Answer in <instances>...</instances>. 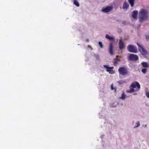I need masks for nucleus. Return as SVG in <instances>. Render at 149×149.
<instances>
[{
	"label": "nucleus",
	"mask_w": 149,
	"mask_h": 149,
	"mask_svg": "<svg viewBox=\"0 0 149 149\" xmlns=\"http://www.w3.org/2000/svg\"><path fill=\"white\" fill-rule=\"evenodd\" d=\"M135 0H128V1L131 7L134 6V3Z\"/></svg>",
	"instance_id": "nucleus-17"
},
{
	"label": "nucleus",
	"mask_w": 149,
	"mask_h": 149,
	"mask_svg": "<svg viewBox=\"0 0 149 149\" xmlns=\"http://www.w3.org/2000/svg\"><path fill=\"white\" fill-rule=\"evenodd\" d=\"M105 38L110 40H112L113 41H115L114 38L113 36H109L108 35L106 34L105 36Z\"/></svg>",
	"instance_id": "nucleus-12"
},
{
	"label": "nucleus",
	"mask_w": 149,
	"mask_h": 149,
	"mask_svg": "<svg viewBox=\"0 0 149 149\" xmlns=\"http://www.w3.org/2000/svg\"><path fill=\"white\" fill-rule=\"evenodd\" d=\"M88 47H89V48H90L91 50H92V48L91 47V46L90 45H88Z\"/></svg>",
	"instance_id": "nucleus-29"
},
{
	"label": "nucleus",
	"mask_w": 149,
	"mask_h": 149,
	"mask_svg": "<svg viewBox=\"0 0 149 149\" xmlns=\"http://www.w3.org/2000/svg\"><path fill=\"white\" fill-rule=\"evenodd\" d=\"M129 59L131 61H136L138 59L137 55L133 54H130L129 57Z\"/></svg>",
	"instance_id": "nucleus-8"
},
{
	"label": "nucleus",
	"mask_w": 149,
	"mask_h": 149,
	"mask_svg": "<svg viewBox=\"0 0 149 149\" xmlns=\"http://www.w3.org/2000/svg\"><path fill=\"white\" fill-rule=\"evenodd\" d=\"M114 48V45L113 43L112 42L110 43L109 46V52L110 55H113L114 53L113 52V49Z\"/></svg>",
	"instance_id": "nucleus-7"
},
{
	"label": "nucleus",
	"mask_w": 149,
	"mask_h": 149,
	"mask_svg": "<svg viewBox=\"0 0 149 149\" xmlns=\"http://www.w3.org/2000/svg\"><path fill=\"white\" fill-rule=\"evenodd\" d=\"M113 84H112L111 85V90H114V89L113 86Z\"/></svg>",
	"instance_id": "nucleus-26"
},
{
	"label": "nucleus",
	"mask_w": 149,
	"mask_h": 149,
	"mask_svg": "<svg viewBox=\"0 0 149 149\" xmlns=\"http://www.w3.org/2000/svg\"><path fill=\"white\" fill-rule=\"evenodd\" d=\"M104 67L106 68L107 70L106 71L107 72H108L109 73H110V72L112 71V70L113 68V67H109L107 65H104Z\"/></svg>",
	"instance_id": "nucleus-10"
},
{
	"label": "nucleus",
	"mask_w": 149,
	"mask_h": 149,
	"mask_svg": "<svg viewBox=\"0 0 149 149\" xmlns=\"http://www.w3.org/2000/svg\"><path fill=\"white\" fill-rule=\"evenodd\" d=\"M129 6L128 4L125 2L123 4L122 8L124 9L127 10Z\"/></svg>",
	"instance_id": "nucleus-13"
},
{
	"label": "nucleus",
	"mask_w": 149,
	"mask_h": 149,
	"mask_svg": "<svg viewBox=\"0 0 149 149\" xmlns=\"http://www.w3.org/2000/svg\"><path fill=\"white\" fill-rule=\"evenodd\" d=\"M139 21L140 22H143L148 17V11L146 9H141L139 14Z\"/></svg>",
	"instance_id": "nucleus-1"
},
{
	"label": "nucleus",
	"mask_w": 149,
	"mask_h": 149,
	"mask_svg": "<svg viewBox=\"0 0 149 149\" xmlns=\"http://www.w3.org/2000/svg\"><path fill=\"white\" fill-rule=\"evenodd\" d=\"M118 72L120 74L123 75H127L128 73L127 68L125 67L120 68L118 69Z\"/></svg>",
	"instance_id": "nucleus-4"
},
{
	"label": "nucleus",
	"mask_w": 149,
	"mask_h": 149,
	"mask_svg": "<svg viewBox=\"0 0 149 149\" xmlns=\"http://www.w3.org/2000/svg\"><path fill=\"white\" fill-rule=\"evenodd\" d=\"M146 95L147 97L149 98V92L146 91Z\"/></svg>",
	"instance_id": "nucleus-24"
},
{
	"label": "nucleus",
	"mask_w": 149,
	"mask_h": 149,
	"mask_svg": "<svg viewBox=\"0 0 149 149\" xmlns=\"http://www.w3.org/2000/svg\"><path fill=\"white\" fill-rule=\"evenodd\" d=\"M136 93L134 94V95H136Z\"/></svg>",
	"instance_id": "nucleus-32"
},
{
	"label": "nucleus",
	"mask_w": 149,
	"mask_h": 149,
	"mask_svg": "<svg viewBox=\"0 0 149 149\" xmlns=\"http://www.w3.org/2000/svg\"><path fill=\"white\" fill-rule=\"evenodd\" d=\"M146 38L147 39H148V38H149V37L148 36H146Z\"/></svg>",
	"instance_id": "nucleus-30"
},
{
	"label": "nucleus",
	"mask_w": 149,
	"mask_h": 149,
	"mask_svg": "<svg viewBox=\"0 0 149 149\" xmlns=\"http://www.w3.org/2000/svg\"><path fill=\"white\" fill-rule=\"evenodd\" d=\"M141 64L142 66L145 68L148 67V63L146 62H143L141 63Z\"/></svg>",
	"instance_id": "nucleus-15"
},
{
	"label": "nucleus",
	"mask_w": 149,
	"mask_h": 149,
	"mask_svg": "<svg viewBox=\"0 0 149 149\" xmlns=\"http://www.w3.org/2000/svg\"><path fill=\"white\" fill-rule=\"evenodd\" d=\"M118 45L120 50L123 49L125 47V44L121 38L119 39Z\"/></svg>",
	"instance_id": "nucleus-9"
},
{
	"label": "nucleus",
	"mask_w": 149,
	"mask_h": 149,
	"mask_svg": "<svg viewBox=\"0 0 149 149\" xmlns=\"http://www.w3.org/2000/svg\"><path fill=\"white\" fill-rule=\"evenodd\" d=\"M147 70V69L146 68H144L141 70L142 72L144 74H145Z\"/></svg>",
	"instance_id": "nucleus-21"
},
{
	"label": "nucleus",
	"mask_w": 149,
	"mask_h": 149,
	"mask_svg": "<svg viewBox=\"0 0 149 149\" xmlns=\"http://www.w3.org/2000/svg\"><path fill=\"white\" fill-rule=\"evenodd\" d=\"M117 82L120 85L123 84L125 82V81L124 80H121L118 81Z\"/></svg>",
	"instance_id": "nucleus-18"
},
{
	"label": "nucleus",
	"mask_w": 149,
	"mask_h": 149,
	"mask_svg": "<svg viewBox=\"0 0 149 149\" xmlns=\"http://www.w3.org/2000/svg\"><path fill=\"white\" fill-rule=\"evenodd\" d=\"M74 4L77 7L79 6V3L76 0H74Z\"/></svg>",
	"instance_id": "nucleus-19"
},
{
	"label": "nucleus",
	"mask_w": 149,
	"mask_h": 149,
	"mask_svg": "<svg viewBox=\"0 0 149 149\" xmlns=\"http://www.w3.org/2000/svg\"><path fill=\"white\" fill-rule=\"evenodd\" d=\"M86 41H87V42H89V39H87L86 40Z\"/></svg>",
	"instance_id": "nucleus-31"
},
{
	"label": "nucleus",
	"mask_w": 149,
	"mask_h": 149,
	"mask_svg": "<svg viewBox=\"0 0 149 149\" xmlns=\"http://www.w3.org/2000/svg\"><path fill=\"white\" fill-rule=\"evenodd\" d=\"M138 13L137 10H134L133 11L132 15V17L134 19H136L137 17V16Z\"/></svg>",
	"instance_id": "nucleus-11"
},
{
	"label": "nucleus",
	"mask_w": 149,
	"mask_h": 149,
	"mask_svg": "<svg viewBox=\"0 0 149 149\" xmlns=\"http://www.w3.org/2000/svg\"><path fill=\"white\" fill-rule=\"evenodd\" d=\"M118 56H117L114 59L113 63L114 65H116L120 61V59L118 58Z\"/></svg>",
	"instance_id": "nucleus-14"
},
{
	"label": "nucleus",
	"mask_w": 149,
	"mask_h": 149,
	"mask_svg": "<svg viewBox=\"0 0 149 149\" xmlns=\"http://www.w3.org/2000/svg\"><path fill=\"white\" fill-rule=\"evenodd\" d=\"M136 87H137V88L136 89V91H138L140 89V86L139 83L137 81L133 82L132 83L130 86V87H132L134 88H136Z\"/></svg>",
	"instance_id": "nucleus-5"
},
{
	"label": "nucleus",
	"mask_w": 149,
	"mask_h": 149,
	"mask_svg": "<svg viewBox=\"0 0 149 149\" xmlns=\"http://www.w3.org/2000/svg\"><path fill=\"white\" fill-rule=\"evenodd\" d=\"M113 8V7L112 6H107L105 8H102L101 10V11L104 13H107L111 10Z\"/></svg>",
	"instance_id": "nucleus-6"
},
{
	"label": "nucleus",
	"mask_w": 149,
	"mask_h": 149,
	"mask_svg": "<svg viewBox=\"0 0 149 149\" xmlns=\"http://www.w3.org/2000/svg\"><path fill=\"white\" fill-rule=\"evenodd\" d=\"M127 50L130 52L136 53L137 52V48L134 45H130L127 46Z\"/></svg>",
	"instance_id": "nucleus-2"
},
{
	"label": "nucleus",
	"mask_w": 149,
	"mask_h": 149,
	"mask_svg": "<svg viewBox=\"0 0 149 149\" xmlns=\"http://www.w3.org/2000/svg\"><path fill=\"white\" fill-rule=\"evenodd\" d=\"M123 24H124V25H126V22H125V21H123L122 23Z\"/></svg>",
	"instance_id": "nucleus-28"
},
{
	"label": "nucleus",
	"mask_w": 149,
	"mask_h": 149,
	"mask_svg": "<svg viewBox=\"0 0 149 149\" xmlns=\"http://www.w3.org/2000/svg\"><path fill=\"white\" fill-rule=\"evenodd\" d=\"M98 45L101 48H103L104 47V46L102 44V42H98Z\"/></svg>",
	"instance_id": "nucleus-20"
},
{
	"label": "nucleus",
	"mask_w": 149,
	"mask_h": 149,
	"mask_svg": "<svg viewBox=\"0 0 149 149\" xmlns=\"http://www.w3.org/2000/svg\"><path fill=\"white\" fill-rule=\"evenodd\" d=\"M94 55L96 59H99V56L98 55L95 54Z\"/></svg>",
	"instance_id": "nucleus-25"
},
{
	"label": "nucleus",
	"mask_w": 149,
	"mask_h": 149,
	"mask_svg": "<svg viewBox=\"0 0 149 149\" xmlns=\"http://www.w3.org/2000/svg\"><path fill=\"white\" fill-rule=\"evenodd\" d=\"M139 51L143 56H146L147 54V52L146 49L144 48L142 45L138 43H137Z\"/></svg>",
	"instance_id": "nucleus-3"
},
{
	"label": "nucleus",
	"mask_w": 149,
	"mask_h": 149,
	"mask_svg": "<svg viewBox=\"0 0 149 149\" xmlns=\"http://www.w3.org/2000/svg\"><path fill=\"white\" fill-rule=\"evenodd\" d=\"M130 90L131 91V92L132 93L133 92H135V91H136V89H134V88H130Z\"/></svg>",
	"instance_id": "nucleus-23"
},
{
	"label": "nucleus",
	"mask_w": 149,
	"mask_h": 149,
	"mask_svg": "<svg viewBox=\"0 0 149 149\" xmlns=\"http://www.w3.org/2000/svg\"><path fill=\"white\" fill-rule=\"evenodd\" d=\"M126 92L127 93H132V92H131L130 90H128L126 91Z\"/></svg>",
	"instance_id": "nucleus-27"
},
{
	"label": "nucleus",
	"mask_w": 149,
	"mask_h": 149,
	"mask_svg": "<svg viewBox=\"0 0 149 149\" xmlns=\"http://www.w3.org/2000/svg\"><path fill=\"white\" fill-rule=\"evenodd\" d=\"M126 97V95L124 93H123L121 95V97H120V98L123 100H124Z\"/></svg>",
	"instance_id": "nucleus-16"
},
{
	"label": "nucleus",
	"mask_w": 149,
	"mask_h": 149,
	"mask_svg": "<svg viewBox=\"0 0 149 149\" xmlns=\"http://www.w3.org/2000/svg\"><path fill=\"white\" fill-rule=\"evenodd\" d=\"M140 125V122L139 121H138L136 123L134 128H136L139 127Z\"/></svg>",
	"instance_id": "nucleus-22"
}]
</instances>
